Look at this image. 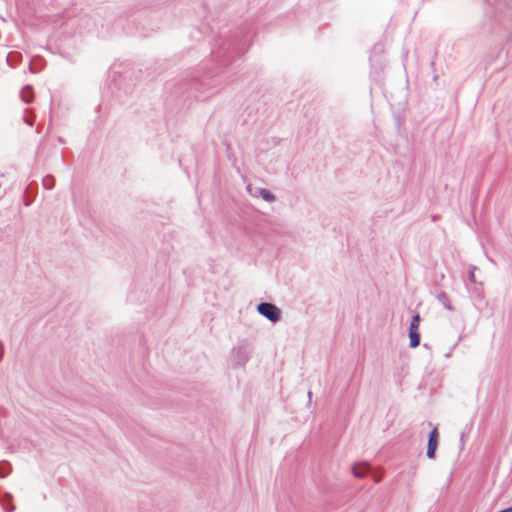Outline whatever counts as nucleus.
Wrapping results in <instances>:
<instances>
[{"label": "nucleus", "instance_id": "9", "mask_svg": "<svg viewBox=\"0 0 512 512\" xmlns=\"http://www.w3.org/2000/svg\"><path fill=\"white\" fill-rule=\"evenodd\" d=\"M419 325H420V315L416 314L413 316V318L411 320L409 331H418Z\"/></svg>", "mask_w": 512, "mask_h": 512}, {"label": "nucleus", "instance_id": "10", "mask_svg": "<svg viewBox=\"0 0 512 512\" xmlns=\"http://www.w3.org/2000/svg\"><path fill=\"white\" fill-rule=\"evenodd\" d=\"M9 466L8 463H0V477H5L8 475L9 473V470H6V468H4V466Z\"/></svg>", "mask_w": 512, "mask_h": 512}, {"label": "nucleus", "instance_id": "14", "mask_svg": "<svg viewBox=\"0 0 512 512\" xmlns=\"http://www.w3.org/2000/svg\"><path fill=\"white\" fill-rule=\"evenodd\" d=\"M44 186H45L46 188H49V189L52 187V185H49V186H48V184H47L46 182H44Z\"/></svg>", "mask_w": 512, "mask_h": 512}, {"label": "nucleus", "instance_id": "8", "mask_svg": "<svg viewBox=\"0 0 512 512\" xmlns=\"http://www.w3.org/2000/svg\"><path fill=\"white\" fill-rule=\"evenodd\" d=\"M259 194L267 202H273L275 200V196L266 189H260Z\"/></svg>", "mask_w": 512, "mask_h": 512}, {"label": "nucleus", "instance_id": "6", "mask_svg": "<svg viewBox=\"0 0 512 512\" xmlns=\"http://www.w3.org/2000/svg\"><path fill=\"white\" fill-rule=\"evenodd\" d=\"M438 301L449 311L453 310L449 296L445 292H441L437 296Z\"/></svg>", "mask_w": 512, "mask_h": 512}, {"label": "nucleus", "instance_id": "2", "mask_svg": "<svg viewBox=\"0 0 512 512\" xmlns=\"http://www.w3.org/2000/svg\"><path fill=\"white\" fill-rule=\"evenodd\" d=\"M439 432L435 427L429 434L428 445H427V457L433 459L438 446Z\"/></svg>", "mask_w": 512, "mask_h": 512}, {"label": "nucleus", "instance_id": "3", "mask_svg": "<svg viewBox=\"0 0 512 512\" xmlns=\"http://www.w3.org/2000/svg\"><path fill=\"white\" fill-rule=\"evenodd\" d=\"M235 357V364L238 366L244 365L249 358V353L246 348L239 347L233 351Z\"/></svg>", "mask_w": 512, "mask_h": 512}, {"label": "nucleus", "instance_id": "12", "mask_svg": "<svg viewBox=\"0 0 512 512\" xmlns=\"http://www.w3.org/2000/svg\"><path fill=\"white\" fill-rule=\"evenodd\" d=\"M24 121L28 124V125H32L33 123V119L31 117H24Z\"/></svg>", "mask_w": 512, "mask_h": 512}, {"label": "nucleus", "instance_id": "4", "mask_svg": "<svg viewBox=\"0 0 512 512\" xmlns=\"http://www.w3.org/2000/svg\"><path fill=\"white\" fill-rule=\"evenodd\" d=\"M369 469L367 463H357L352 466V473L355 477L362 478L369 472Z\"/></svg>", "mask_w": 512, "mask_h": 512}, {"label": "nucleus", "instance_id": "13", "mask_svg": "<svg viewBox=\"0 0 512 512\" xmlns=\"http://www.w3.org/2000/svg\"><path fill=\"white\" fill-rule=\"evenodd\" d=\"M469 278L472 282H475V275L473 272L470 273Z\"/></svg>", "mask_w": 512, "mask_h": 512}, {"label": "nucleus", "instance_id": "7", "mask_svg": "<svg viewBox=\"0 0 512 512\" xmlns=\"http://www.w3.org/2000/svg\"><path fill=\"white\" fill-rule=\"evenodd\" d=\"M410 347L416 348L420 343L419 331H409Z\"/></svg>", "mask_w": 512, "mask_h": 512}, {"label": "nucleus", "instance_id": "1", "mask_svg": "<svg viewBox=\"0 0 512 512\" xmlns=\"http://www.w3.org/2000/svg\"><path fill=\"white\" fill-rule=\"evenodd\" d=\"M257 311L271 322H278L281 318L280 309L274 304L263 302L257 306Z\"/></svg>", "mask_w": 512, "mask_h": 512}, {"label": "nucleus", "instance_id": "5", "mask_svg": "<svg viewBox=\"0 0 512 512\" xmlns=\"http://www.w3.org/2000/svg\"><path fill=\"white\" fill-rule=\"evenodd\" d=\"M21 99L25 102V103H31L32 100H33V90H32V87L31 86H25L22 90H21Z\"/></svg>", "mask_w": 512, "mask_h": 512}, {"label": "nucleus", "instance_id": "11", "mask_svg": "<svg viewBox=\"0 0 512 512\" xmlns=\"http://www.w3.org/2000/svg\"><path fill=\"white\" fill-rule=\"evenodd\" d=\"M4 356V345L2 341H0V361L3 359Z\"/></svg>", "mask_w": 512, "mask_h": 512}]
</instances>
